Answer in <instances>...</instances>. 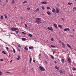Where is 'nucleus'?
Returning a JSON list of instances; mask_svg holds the SVG:
<instances>
[{
	"instance_id": "1",
	"label": "nucleus",
	"mask_w": 76,
	"mask_h": 76,
	"mask_svg": "<svg viewBox=\"0 0 76 76\" xmlns=\"http://www.w3.org/2000/svg\"><path fill=\"white\" fill-rule=\"evenodd\" d=\"M39 69H40L41 71H42V72L43 71H45V68L41 66H39Z\"/></svg>"
},
{
	"instance_id": "2",
	"label": "nucleus",
	"mask_w": 76,
	"mask_h": 76,
	"mask_svg": "<svg viewBox=\"0 0 76 76\" xmlns=\"http://www.w3.org/2000/svg\"><path fill=\"white\" fill-rule=\"evenodd\" d=\"M35 22H37V23H39L40 21H41V18H36L35 19Z\"/></svg>"
},
{
	"instance_id": "3",
	"label": "nucleus",
	"mask_w": 76,
	"mask_h": 76,
	"mask_svg": "<svg viewBox=\"0 0 76 76\" xmlns=\"http://www.w3.org/2000/svg\"><path fill=\"white\" fill-rule=\"evenodd\" d=\"M11 29L13 31H15L18 30V28H12Z\"/></svg>"
},
{
	"instance_id": "4",
	"label": "nucleus",
	"mask_w": 76,
	"mask_h": 76,
	"mask_svg": "<svg viewBox=\"0 0 76 76\" xmlns=\"http://www.w3.org/2000/svg\"><path fill=\"white\" fill-rule=\"evenodd\" d=\"M50 27H48V29L49 30H50V31H53V29L52 28H53V27H50Z\"/></svg>"
},
{
	"instance_id": "5",
	"label": "nucleus",
	"mask_w": 76,
	"mask_h": 76,
	"mask_svg": "<svg viewBox=\"0 0 76 76\" xmlns=\"http://www.w3.org/2000/svg\"><path fill=\"white\" fill-rule=\"evenodd\" d=\"M60 12V11H59V10L58 8H56V13H58Z\"/></svg>"
},
{
	"instance_id": "6",
	"label": "nucleus",
	"mask_w": 76,
	"mask_h": 76,
	"mask_svg": "<svg viewBox=\"0 0 76 76\" xmlns=\"http://www.w3.org/2000/svg\"><path fill=\"white\" fill-rule=\"evenodd\" d=\"M52 9H53L52 10V12H53L54 13H55L56 12V10H55V9L53 7Z\"/></svg>"
},
{
	"instance_id": "7",
	"label": "nucleus",
	"mask_w": 76,
	"mask_h": 76,
	"mask_svg": "<svg viewBox=\"0 0 76 76\" xmlns=\"http://www.w3.org/2000/svg\"><path fill=\"white\" fill-rule=\"evenodd\" d=\"M68 61L69 63H72L71 59H70V58H68Z\"/></svg>"
},
{
	"instance_id": "8",
	"label": "nucleus",
	"mask_w": 76,
	"mask_h": 76,
	"mask_svg": "<svg viewBox=\"0 0 76 76\" xmlns=\"http://www.w3.org/2000/svg\"><path fill=\"white\" fill-rule=\"evenodd\" d=\"M70 31V29L69 28H66L64 29V31Z\"/></svg>"
},
{
	"instance_id": "9",
	"label": "nucleus",
	"mask_w": 76,
	"mask_h": 76,
	"mask_svg": "<svg viewBox=\"0 0 76 76\" xmlns=\"http://www.w3.org/2000/svg\"><path fill=\"white\" fill-rule=\"evenodd\" d=\"M53 26L56 28V29H57V25L56 24H53Z\"/></svg>"
},
{
	"instance_id": "10",
	"label": "nucleus",
	"mask_w": 76,
	"mask_h": 76,
	"mask_svg": "<svg viewBox=\"0 0 76 76\" xmlns=\"http://www.w3.org/2000/svg\"><path fill=\"white\" fill-rule=\"evenodd\" d=\"M67 45L70 49H72V46H71L69 44H67Z\"/></svg>"
},
{
	"instance_id": "11",
	"label": "nucleus",
	"mask_w": 76,
	"mask_h": 76,
	"mask_svg": "<svg viewBox=\"0 0 76 76\" xmlns=\"http://www.w3.org/2000/svg\"><path fill=\"white\" fill-rule=\"evenodd\" d=\"M41 3L42 4H47V3L46 2H45V1H43V2H41Z\"/></svg>"
},
{
	"instance_id": "12",
	"label": "nucleus",
	"mask_w": 76,
	"mask_h": 76,
	"mask_svg": "<svg viewBox=\"0 0 76 76\" xmlns=\"http://www.w3.org/2000/svg\"><path fill=\"white\" fill-rule=\"evenodd\" d=\"M22 41H25L26 40V39L25 38H22Z\"/></svg>"
},
{
	"instance_id": "13",
	"label": "nucleus",
	"mask_w": 76,
	"mask_h": 76,
	"mask_svg": "<svg viewBox=\"0 0 76 76\" xmlns=\"http://www.w3.org/2000/svg\"><path fill=\"white\" fill-rule=\"evenodd\" d=\"M61 61L62 63H64V58H62Z\"/></svg>"
},
{
	"instance_id": "14",
	"label": "nucleus",
	"mask_w": 76,
	"mask_h": 76,
	"mask_svg": "<svg viewBox=\"0 0 76 76\" xmlns=\"http://www.w3.org/2000/svg\"><path fill=\"white\" fill-rule=\"evenodd\" d=\"M31 61H32V57L31 56V58H30V59H29L30 63H31Z\"/></svg>"
},
{
	"instance_id": "15",
	"label": "nucleus",
	"mask_w": 76,
	"mask_h": 76,
	"mask_svg": "<svg viewBox=\"0 0 76 76\" xmlns=\"http://www.w3.org/2000/svg\"><path fill=\"white\" fill-rule=\"evenodd\" d=\"M47 14L48 15H51V13L49 11H48L47 12Z\"/></svg>"
},
{
	"instance_id": "16",
	"label": "nucleus",
	"mask_w": 76,
	"mask_h": 76,
	"mask_svg": "<svg viewBox=\"0 0 76 76\" xmlns=\"http://www.w3.org/2000/svg\"><path fill=\"white\" fill-rule=\"evenodd\" d=\"M73 9V11L74 12H75V11H76V7H74Z\"/></svg>"
},
{
	"instance_id": "17",
	"label": "nucleus",
	"mask_w": 76,
	"mask_h": 76,
	"mask_svg": "<svg viewBox=\"0 0 76 76\" xmlns=\"http://www.w3.org/2000/svg\"><path fill=\"white\" fill-rule=\"evenodd\" d=\"M24 50H26V51H27V50H28V48H26V47L24 48Z\"/></svg>"
},
{
	"instance_id": "18",
	"label": "nucleus",
	"mask_w": 76,
	"mask_h": 76,
	"mask_svg": "<svg viewBox=\"0 0 76 76\" xmlns=\"http://www.w3.org/2000/svg\"><path fill=\"white\" fill-rule=\"evenodd\" d=\"M34 47L33 46L30 47H29V49H33Z\"/></svg>"
},
{
	"instance_id": "19",
	"label": "nucleus",
	"mask_w": 76,
	"mask_h": 76,
	"mask_svg": "<svg viewBox=\"0 0 76 76\" xmlns=\"http://www.w3.org/2000/svg\"><path fill=\"white\" fill-rule=\"evenodd\" d=\"M2 53H3V54H7L4 51H2Z\"/></svg>"
},
{
	"instance_id": "20",
	"label": "nucleus",
	"mask_w": 76,
	"mask_h": 76,
	"mask_svg": "<svg viewBox=\"0 0 76 76\" xmlns=\"http://www.w3.org/2000/svg\"><path fill=\"white\" fill-rule=\"evenodd\" d=\"M58 27H59V28H62L63 26L61 25H58Z\"/></svg>"
},
{
	"instance_id": "21",
	"label": "nucleus",
	"mask_w": 76,
	"mask_h": 76,
	"mask_svg": "<svg viewBox=\"0 0 76 76\" xmlns=\"http://www.w3.org/2000/svg\"><path fill=\"white\" fill-rule=\"evenodd\" d=\"M28 36L30 37H32V35L31 34H29Z\"/></svg>"
},
{
	"instance_id": "22",
	"label": "nucleus",
	"mask_w": 76,
	"mask_h": 76,
	"mask_svg": "<svg viewBox=\"0 0 76 76\" xmlns=\"http://www.w3.org/2000/svg\"><path fill=\"white\" fill-rule=\"evenodd\" d=\"M1 20H3V15H2L1 17Z\"/></svg>"
},
{
	"instance_id": "23",
	"label": "nucleus",
	"mask_w": 76,
	"mask_h": 76,
	"mask_svg": "<svg viewBox=\"0 0 76 76\" xmlns=\"http://www.w3.org/2000/svg\"><path fill=\"white\" fill-rule=\"evenodd\" d=\"M12 4H14V3H15V0H12Z\"/></svg>"
},
{
	"instance_id": "24",
	"label": "nucleus",
	"mask_w": 76,
	"mask_h": 76,
	"mask_svg": "<svg viewBox=\"0 0 76 76\" xmlns=\"http://www.w3.org/2000/svg\"><path fill=\"white\" fill-rule=\"evenodd\" d=\"M62 44L63 46L64 47H65V45H64V44L63 42H62Z\"/></svg>"
},
{
	"instance_id": "25",
	"label": "nucleus",
	"mask_w": 76,
	"mask_h": 76,
	"mask_svg": "<svg viewBox=\"0 0 76 76\" xmlns=\"http://www.w3.org/2000/svg\"><path fill=\"white\" fill-rule=\"evenodd\" d=\"M55 68L57 70H59V68L57 66H55Z\"/></svg>"
},
{
	"instance_id": "26",
	"label": "nucleus",
	"mask_w": 76,
	"mask_h": 76,
	"mask_svg": "<svg viewBox=\"0 0 76 76\" xmlns=\"http://www.w3.org/2000/svg\"><path fill=\"white\" fill-rule=\"evenodd\" d=\"M52 48H56V47L53 46V45H51L50 46Z\"/></svg>"
},
{
	"instance_id": "27",
	"label": "nucleus",
	"mask_w": 76,
	"mask_h": 76,
	"mask_svg": "<svg viewBox=\"0 0 76 76\" xmlns=\"http://www.w3.org/2000/svg\"><path fill=\"white\" fill-rule=\"evenodd\" d=\"M42 8L43 10H45V7H44L43 6L42 7Z\"/></svg>"
},
{
	"instance_id": "28",
	"label": "nucleus",
	"mask_w": 76,
	"mask_h": 76,
	"mask_svg": "<svg viewBox=\"0 0 76 76\" xmlns=\"http://www.w3.org/2000/svg\"><path fill=\"white\" fill-rule=\"evenodd\" d=\"M4 15L5 18L6 19H7V15H6V14H4Z\"/></svg>"
},
{
	"instance_id": "29",
	"label": "nucleus",
	"mask_w": 76,
	"mask_h": 76,
	"mask_svg": "<svg viewBox=\"0 0 76 76\" xmlns=\"http://www.w3.org/2000/svg\"><path fill=\"white\" fill-rule=\"evenodd\" d=\"M50 56H51V58L52 59H54V56H53L51 55Z\"/></svg>"
},
{
	"instance_id": "30",
	"label": "nucleus",
	"mask_w": 76,
	"mask_h": 76,
	"mask_svg": "<svg viewBox=\"0 0 76 76\" xmlns=\"http://www.w3.org/2000/svg\"><path fill=\"white\" fill-rule=\"evenodd\" d=\"M68 4H69V5H72V3H70V2H69L68 3Z\"/></svg>"
},
{
	"instance_id": "31",
	"label": "nucleus",
	"mask_w": 76,
	"mask_h": 76,
	"mask_svg": "<svg viewBox=\"0 0 76 76\" xmlns=\"http://www.w3.org/2000/svg\"><path fill=\"white\" fill-rule=\"evenodd\" d=\"M47 8L48 10H49V9H50V8L49 7H47Z\"/></svg>"
},
{
	"instance_id": "32",
	"label": "nucleus",
	"mask_w": 76,
	"mask_h": 76,
	"mask_svg": "<svg viewBox=\"0 0 76 76\" xmlns=\"http://www.w3.org/2000/svg\"><path fill=\"white\" fill-rule=\"evenodd\" d=\"M26 2H27V1H24V2H23V4H24L25 3H26Z\"/></svg>"
},
{
	"instance_id": "33",
	"label": "nucleus",
	"mask_w": 76,
	"mask_h": 76,
	"mask_svg": "<svg viewBox=\"0 0 76 76\" xmlns=\"http://www.w3.org/2000/svg\"><path fill=\"white\" fill-rule=\"evenodd\" d=\"M60 72V74H62V73H63V71H62V70H61Z\"/></svg>"
},
{
	"instance_id": "34",
	"label": "nucleus",
	"mask_w": 76,
	"mask_h": 76,
	"mask_svg": "<svg viewBox=\"0 0 76 76\" xmlns=\"http://www.w3.org/2000/svg\"><path fill=\"white\" fill-rule=\"evenodd\" d=\"M25 27H26V28H27V27H28V26H27V25L26 24H25Z\"/></svg>"
},
{
	"instance_id": "35",
	"label": "nucleus",
	"mask_w": 76,
	"mask_h": 76,
	"mask_svg": "<svg viewBox=\"0 0 76 76\" xmlns=\"http://www.w3.org/2000/svg\"><path fill=\"white\" fill-rule=\"evenodd\" d=\"M51 40L52 41H54V39H53V38H52V39H51Z\"/></svg>"
},
{
	"instance_id": "36",
	"label": "nucleus",
	"mask_w": 76,
	"mask_h": 76,
	"mask_svg": "<svg viewBox=\"0 0 76 76\" xmlns=\"http://www.w3.org/2000/svg\"><path fill=\"white\" fill-rule=\"evenodd\" d=\"M13 51L14 53H15V51L14 49H13Z\"/></svg>"
},
{
	"instance_id": "37",
	"label": "nucleus",
	"mask_w": 76,
	"mask_h": 76,
	"mask_svg": "<svg viewBox=\"0 0 76 76\" xmlns=\"http://www.w3.org/2000/svg\"><path fill=\"white\" fill-rule=\"evenodd\" d=\"M72 70H76V69L75 68H73L72 69Z\"/></svg>"
},
{
	"instance_id": "38",
	"label": "nucleus",
	"mask_w": 76,
	"mask_h": 76,
	"mask_svg": "<svg viewBox=\"0 0 76 76\" xmlns=\"http://www.w3.org/2000/svg\"><path fill=\"white\" fill-rule=\"evenodd\" d=\"M6 49H7V51H8L9 50V48L8 47H7Z\"/></svg>"
},
{
	"instance_id": "39",
	"label": "nucleus",
	"mask_w": 76,
	"mask_h": 76,
	"mask_svg": "<svg viewBox=\"0 0 76 76\" xmlns=\"http://www.w3.org/2000/svg\"><path fill=\"white\" fill-rule=\"evenodd\" d=\"M22 34H24V35H26V33H25L24 32H22Z\"/></svg>"
},
{
	"instance_id": "40",
	"label": "nucleus",
	"mask_w": 76,
	"mask_h": 76,
	"mask_svg": "<svg viewBox=\"0 0 76 76\" xmlns=\"http://www.w3.org/2000/svg\"><path fill=\"white\" fill-rule=\"evenodd\" d=\"M61 19H62V20H63V21H64V19L63 18H61Z\"/></svg>"
},
{
	"instance_id": "41",
	"label": "nucleus",
	"mask_w": 76,
	"mask_h": 76,
	"mask_svg": "<svg viewBox=\"0 0 76 76\" xmlns=\"http://www.w3.org/2000/svg\"><path fill=\"white\" fill-rule=\"evenodd\" d=\"M1 74H2V72L0 71V75H1Z\"/></svg>"
},
{
	"instance_id": "42",
	"label": "nucleus",
	"mask_w": 76,
	"mask_h": 76,
	"mask_svg": "<svg viewBox=\"0 0 76 76\" xmlns=\"http://www.w3.org/2000/svg\"><path fill=\"white\" fill-rule=\"evenodd\" d=\"M33 62H34V63H35V60H33Z\"/></svg>"
},
{
	"instance_id": "43",
	"label": "nucleus",
	"mask_w": 76,
	"mask_h": 76,
	"mask_svg": "<svg viewBox=\"0 0 76 76\" xmlns=\"http://www.w3.org/2000/svg\"><path fill=\"white\" fill-rule=\"evenodd\" d=\"M59 43H61V40H59Z\"/></svg>"
},
{
	"instance_id": "44",
	"label": "nucleus",
	"mask_w": 76,
	"mask_h": 76,
	"mask_svg": "<svg viewBox=\"0 0 76 76\" xmlns=\"http://www.w3.org/2000/svg\"><path fill=\"white\" fill-rule=\"evenodd\" d=\"M41 56V54L40 53L39 55V56Z\"/></svg>"
},
{
	"instance_id": "45",
	"label": "nucleus",
	"mask_w": 76,
	"mask_h": 76,
	"mask_svg": "<svg viewBox=\"0 0 76 76\" xmlns=\"http://www.w3.org/2000/svg\"><path fill=\"white\" fill-rule=\"evenodd\" d=\"M16 33H18V32H19V31H16Z\"/></svg>"
},
{
	"instance_id": "46",
	"label": "nucleus",
	"mask_w": 76,
	"mask_h": 76,
	"mask_svg": "<svg viewBox=\"0 0 76 76\" xmlns=\"http://www.w3.org/2000/svg\"><path fill=\"white\" fill-rule=\"evenodd\" d=\"M27 10H30V8H27Z\"/></svg>"
},
{
	"instance_id": "47",
	"label": "nucleus",
	"mask_w": 76,
	"mask_h": 76,
	"mask_svg": "<svg viewBox=\"0 0 76 76\" xmlns=\"http://www.w3.org/2000/svg\"><path fill=\"white\" fill-rule=\"evenodd\" d=\"M45 63H46V64H47V63H48V62H47V61H45Z\"/></svg>"
},
{
	"instance_id": "48",
	"label": "nucleus",
	"mask_w": 76,
	"mask_h": 76,
	"mask_svg": "<svg viewBox=\"0 0 76 76\" xmlns=\"http://www.w3.org/2000/svg\"><path fill=\"white\" fill-rule=\"evenodd\" d=\"M20 19H23V18L22 17H21L20 18Z\"/></svg>"
},
{
	"instance_id": "49",
	"label": "nucleus",
	"mask_w": 76,
	"mask_h": 76,
	"mask_svg": "<svg viewBox=\"0 0 76 76\" xmlns=\"http://www.w3.org/2000/svg\"><path fill=\"white\" fill-rule=\"evenodd\" d=\"M55 64H56V63H57V61H55Z\"/></svg>"
},
{
	"instance_id": "50",
	"label": "nucleus",
	"mask_w": 76,
	"mask_h": 76,
	"mask_svg": "<svg viewBox=\"0 0 76 76\" xmlns=\"http://www.w3.org/2000/svg\"><path fill=\"white\" fill-rule=\"evenodd\" d=\"M18 47H19V48H20L21 47L20 45H18Z\"/></svg>"
},
{
	"instance_id": "51",
	"label": "nucleus",
	"mask_w": 76,
	"mask_h": 76,
	"mask_svg": "<svg viewBox=\"0 0 76 76\" xmlns=\"http://www.w3.org/2000/svg\"><path fill=\"white\" fill-rule=\"evenodd\" d=\"M0 61H3V60L2 59H1L0 60Z\"/></svg>"
},
{
	"instance_id": "52",
	"label": "nucleus",
	"mask_w": 76,
	"mask_h": 76,
	"mask_svg": "<svg viewBox=\"0 0 76 76\" xmlns=\"http://www.w3.org/2000/svg\"><path fill=\"white\" fill-rule=\"evenodd\" d=\"M37 11H39V9L38 8L37 9Z\"/></svg>"
},
{
	"instance_id": "53",
	"label": "nucleus",
	"mask_w": 76,
	"mask_h": 76,
	"mask_svg": "<svg viewBox=\"0 0 76 76\" xmlns=\"http://www.w3.org/2000/svg\"><path fill=\"white\" fill-rule=\"evenodd\" d=\"M10 72H6V73H10Z\"/></svg>"
},
{
	"instance_id": "54",
	"label": "nucleus",
	"mask_w": 76,
	"mask_h": 76,
	"mask_svg": "<svg viewBox=\"0 0 76 76\" xmlns=\"http://www.w3.org/2000/svg\"><path fill=\"white\" fill-rule=\"evenodd\" d=\"M10 62V63H12V60H11Z\"/></svg>"
},
{
	"instance_id": "55",
	"label": "nucleus",
	"mask_w": 76,
	"mask_h": 76,
	"mask_svg": "<svg viewBox=\"0 0 76 76\" xmlns=\"http://www.w3.org/2000/svg\"><path fill=\"white\" fill-rule=\"evenodd\" d=\"M72 31H74V32H75V29H72Z\"/></svg>"
},
{
	"instance_id": "56",
	"label": "nucleus",
	"mask_w": 76,
	"mask_h": 76,
	"mask_svg": "<svg viewBox=\"0 0 76 76\" xmlns=\"http://www.w3.org/2000/svg\"><path fill=\"white\" fill-rule=\"evenodd\" d=\"M55 53V51L53 52V54H54Z\"/></svg>"
},
{
	"instance_id": "57",
	"label": "nucleus",
	"mask_w": 76,
	"mask_h": 76,
	"mask_svg": "<svg viewBox=\"0 0 76 76\" xmlns=\"http://www.w3.org/2000/svg\"><path fill=\"white\" fill-rule=\"evenodd\" d=\"M17 60H19V58H17Z\"/></svg>"
},
{
	"instance_id": "58",
	"label": "nucleus",
	"mask_w": 76,
	"mask_h": 76,
	"mask_svg": "<svg viewBox=\"0 0 76 76\" xmlns=\"http://www.w3.org/2000/svg\"><path fill=\"white\" fill-rule=\"evenodd\" d=\"M18 58H20V56H18Z\"/></svg>"
},
{
	"instance_id": "59",
	"label": "nucleus",
	"mask_w": 76,
	"mask_h": 76,
	"mask_svg": "<svg viewBox=\"0 0 76 76\" xmlns=\"http://www.w3.org/2000/svg\"><path fill=\"white\" fill-rule=\"evenodd\" d=\"M6 1V2H8V1L7 0Z\"/></svg>"
},
{
	"instance_id": "60",
	"label": "nucleus",
	"mask_w": 76,
	"mask_h": 76,
	"mask_svg": "<svg viewBox=\"0 0 76 76\" xmlns=\"http://www.w3.org/2000/svg\"><path fill=\"white\" fill-rule=\"evenodd\" d=\"M18 50L19 51H20V49H19V50Z\"/></svg>"
},
{
	"instance_id": "61",
	"label": "nucleus",
	"mask_w": 76,
	"mask_h": 76,
	"mask_svg": "<svg viewBox=\"0 0 76 76\" xmlns=\"http://www.w3.org/2000/svg\"><path fill=\"white\" fill-rule=\"evenodd\" d=\"M9 57H10V55H9Z\"/></svg>"
},
{
	"instance_id": "62",
	"label": "nucleus",
	"mask_w": 76,
	"mask_h": 76,
	"mask_svg": "<svg viewBox=\"0 0 76 76\" xmlns=\"http://www.w3.org/2000/svg\"><path fill=\"white\" fill-rule=\"evenodd\" d=\"M69 76H73L71 75H70Z\"/></svg>"
},
{
	"instance_id": "63",
	"label": "nucleus",
	"mask_w": 76,
	"mask_h": 76,
	"mask_svg": "<svg viewBox=\"0 0 76 76\" xmlns=\"http://www.w3.org/2000/svg\"><path fill=\"white\" fill-rule=\"evenodd\" d=\"M75 1H76V0H74Z\"/></svg>"
},
{
	"instance_id": "64",
	"label": "nucleus",
	"mask_w": 76,
	"mask_h": 76,
	"mask_svg": "<svg viewBox=\"0 0 76 76\" xmlns=\"http://www.w3.org/2000/svg\"><path fill=\"white\" fill-rule=\"evenodd\" d=\"M70 36H72L71 35H70Z\"/></svg>"
}]
</instances>
